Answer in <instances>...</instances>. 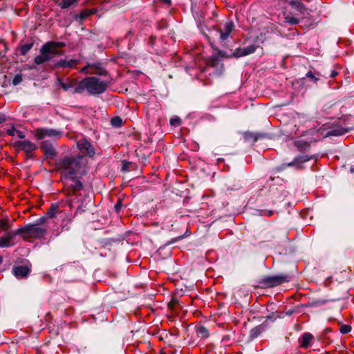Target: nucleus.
<instances>
[{
  "label": "nucleus",
  "mask_w": 354,
  "mask_h": 354,
  "mask_svg": "<svg viewBox=\"0 0 354 354\" xmlns=\"http://www.w3.org/2000/svg\"><path fill=\"white\" fill-rule=\"evenodd\" d=\"M295 146L297 148L298 151L302 154L297 156L292 161L288 163H283L277 167L275 170L277 172L282 171L288 167H293L296 169H304V164L310 160H317V156L304 154L305 152H308L310 150V143L302 140H297L295 142Z\"/></svg>",
  "instance_id": "f257e3e1"
},
{
  "label": "nucleus",
  "mask_w": 354,
  "mask_h": 354,
  "mask_svg": "<svg viewBox=\"0 0 354 354\" xmlns=\"http://www.w3.org/2000/svg\"><path fill=\"white\" fill-rule=\"evenodd\" d=\"M84 156L77 155L74 156H65L63 158L57 160L55 167L57 169H64L66 172L62 176L66 177H73L76 176L80 169L84 167Z\"/></svg>",
  "instance_id": "f03ea898"
},
{
  "label": "nucleus",
  "mask_w": 354,
  "mask_h": 354,
  "mask_svg": "<svg viewBox=\"0 0 354 354\" xmlns=\"http://www.w3.org/2000/svg\"><path fill=\"white\" fill-rule=\"evenodd\" d=\"M86 89L90 95H99L107 89V83L100 81L97 77H88L81 80L75 88L73 93H80Z\"/></svg>",
  "instance_id": "7ed1b4c3"
},
{
  "label": "nucleus",
  "mask_w": 354,
  "mask_h": 354,
  "mask_svg": "<svg viewBox=\"0 0 354 354\" xmlns=\"http://www.w3.org/2000/svg\"><path fill=\"white\" fill-rule=\"evenodd\" d=\"M23 231V238L26 236L30 238L41 239L43 238L47 232L46 227H39L33 223H28L24 226L21 227Z\"/></svg>",
  "instance_id": "20e7f679"
},
{
  "label": "nucleus",
  "mask_w": 354,
  "mask_h": 354,
  "mask_svg": "<svg viewBox=\"0 0 354 354\" xmlns=\"http://www.w3.org/2000/svg\"><path fill=\"white\" fill-rule=\"evenodd\" d=\"M289 278L288 274H279L277 275L264 277L261 279L259 283L263 287L272 288L289 281Z\"/></svg>",
  "instance_id": "39448f33"
},
{
  "label": "nucleus",
  "mask_w": 354,
  "mask_h": 354,
  "mask_svg": "<svg viewBox=\"0 0 354 354\" xmlns=\"http://www.w3.org/2000/svg\"><path fill=\"white\" fill-rule=\"evenodd\" d=\"M56 145L55 140H46L41 142L40 149L44 153L45 159H54L57 156Z\"/></svg>",
  "instance_id": "423d86ee"
},
{
  "label": "nucleus",
  "mask_w": 354,
  "mask_h": 354,
  "mask_svg": "<svg viewBox=\"0 0 354 354\" xmlns=\"http://www.w3.org/2000/svg\"><path fill=\"white\" fill-rule=\"evenodd\" d=\"M35 137L37 140H43L46 137L56 139L59 138L62 136V131L51 128H37L34 131Z\"/></svg>",
  "instance_id": "0eeeda50"
},
{
  "label": "nucleus",
  "mask_w": 354,
  "mask_h": 354,
  "mask_svg": "<svg viewBox=\"0 0 354 354\" xmlns=\"http://www.w3.org/2000/svg\"><path fill=\"white\" fill-rule=\"evenodd\" d=\"M39 51L40 55L36 56L34 59L35 64L40 65L53 59V55H50V48L49 47V44L45 43L41 46Z\"/></svg>",
  "instance_id": "6e6552de"
},
{
  "label": "nucleus",
  "mask_w": 354,
  "mask_h": 354,
  "mask_svg": "<svg viewBox=\"0 0 354 354\" xmlns=\"http://www.w3.org/2000/svg\"><path fill=\"white\" fill-rule=\"evenodd\" d=\"M268 193V206L274 205L278 201H281L282 200L283 194L281 187L279 188L275 185L270 186Z\"/></svg>",
  "instance_id": "1a4fd4ad"
},
{
  "label": "nucleus",
  "mask_w": 354,
  "mask_h": 354,
  "mask_svg": "<svg viewBox=\"0 0 354 354\" xmlns=\"http://www.w3.org/2000/svg\"><path fill=\"white\" fill-rule=\"evenodd\" d=\"M77 148L82 153H85L89 157H93L95 154V149L86 139L80 140L77 143Z\"/></svg>",
  "instance_id": "9d476101"
},
{
  "label": "nucleus",
  "mask_w": 354,
  "mask_h": 354,
  "mask_svg": "<svg viewBox=\"0 0 354 354\" xmlns=\"http://www.w3.org/2000/svg\"><path fill=\"white\" fill-rule=\"evenodd\" d=\"M257 46L254 44H252L244 48L238 47L232 53V57L239 58L243 56L248 55L250 54L254 53L255 50H257Z\"/></svg>",
  "instance_id": "9b49d317"
},
{
  "label": "nucleus",
  "mask_w": 354,
  "mask_h": 354,
  "mask_svg": "<svg viewBox=\"0 0 354 354\" xmlns=\"http://www.w3.org/2000/svg\"><path fill=\"white\" fill-rule=\"evenodd\" d=\"M269 136L266 133H253L250 131H246L243 133V138L245 142H252V144H254L257 140L261 139H267L269 138Z\"/></svg>",
  "instance_id": "f8f14e48"
},
{
  "label": "nucleus",
  "mask_w": 354,
  "mask_h": 354,
  "mask_svg": "<svg viewBox=\"0 0 354 354\" xmlns=\"http://www.w3.org/2000/svg\"><path fill=\"white\" fill-rule=\"evenodd\" d=\"M15 147H18L20 149L25 151V153L32 152L33 151L37 149V147L35 144L32 143L29 140H19L15 142Z\"/></svg>",
  "instance_id": "ddd939ff"
},
{
  "label": "nucleus",
  "mask_w": 354,
  "mask_h": 354,
  "mask_svg": "<svg viewBox=\"0 0 354 354\" xmlns=\"http://www.w3.org/2000/svg\"><path fill=\"white\" fill-rule=\"evenodd\" d=\"M87 67H91L93 71H91V74H95L100 76L108 75L106 69L103 66L102 63L96 62L93 63H87Z\"/></svg>",
  "instance_id": "4468645a"
},
{
  "label": "nucleus",
  "mask_w": 354,
  "mask_h": 354,
  "mask_svg": "<svg viewBox=\"0 0 354 354\" xmlns=\"http://www.w3.org/2000/svg\"><path fill=\"white\" fill-rule=\"evenodd\" d=\"M28 266H18L12 268V273L17 278H26L30 272Z\"/></svg>",
  "instance_id": "2eb2a0df"
},
{
  "label": "nucleus",
  "mask_w": 354,
  "mask_h": 354,
  "mask_svg": "<svg viewBox=\"0 0 354 354\" xmlns=\"http://www.w3.org/2000/svg\"><path fill=\"white\" fill-rule=\"evenodd\" d=\"M234 28V24L232 21H229L224 25V30H218L219 37L221 41H225L227 39L230 34L232 32Z\"/></svg>",
  "instance_id": "dca6fc26"
},
{
  "label": "nucleus",
  "mask_w": 354,
  "mask_h": 354,
  "mask_svg": "<svg viewBox=\"0 0 354 354\" xmlns=\"http://www.w3.org/2000/svg\"><path fill=\"white\" fill-rule=\"evenodd\" d=\"M207 64L219 71V73L223 72L224 64L221 62L220 58L216 55H212L207 60Z\"/></svg>",
  "instance_id": "f3484780"
},
{
  "label": "nucleus",
  "mask_w": 354,
  "mask_h": 354,
  "mask_svg": "<svg viewBox=\"0 0 354 354\" xmlns=\"http://www.w3.org/2000/svg\"><path fill=\"white\" fill-rule=\"evenodd\" d=\"M266 328L267 321H264L261 324L252 328L250 331L249 339L253 340L257 338Z\"/></svg>",
  "instance_id": "a211bd4d"
},
{
  "label": "nucleus",
  "mask_w": 354,
  "mask_h": 354,
  "mask_svg": "<svg viewBox=\"0 0 354 354\" xmlns=\"http://www.w3.org/2000/svg\"><path fill=\"white\" fill-rule=\"evenodd\" d=\"M77 61L76 59H71L69 61H67L66 59H60L59 61L56 62L54 65L53 68H72L75 63H77Z\"/></svg>",
  "instance_id": "6ab92c4d"
},
{
  "label": "nucleus",
  "mask_w": 354,
  "mask_h": 354,
  "mask_svg": "<svg viewBox=\"0 0 354 354\" xmlns=\"http://www.w3.org/2000/svg\"><path fill=\"white\" fill-rule=\"evenodd\" d=\"M96 10L95 9L92 10H83L80 14H75L74 15V19L77 21L82 22L84 19H86L88 17L95 14Z\"/></svg>",
  "instance_id": "aec40b11"
},
{
  "label": "nucleus",
  "mask_w": 354,
  "mask_h": 354,
  "mask_svg": "<svg viewBox=\"0 0 354 354\" xmlns=\"http://www.w3.org/2000/svg\"><path fill=\"white\" fill-rule=\"evenodd\" d=\"M313 339V335L312 334L310 333H304L299 340L300 346L304 348H308Z\"/></svg>",
  "instance_id": "412c9836"
},
{
  "label": "nucleus",
  "mask_w": 354,
  "mask_h": 354,
  "mask_svg": "<svg viewBox=\"0 0 354 354\" xmlns=\"http://www.w3.org/2000/svg\"><path fill=\"white\" fill-rule=\"evenodd\" d=\"M65 178L71 179L74 183L71 185V188L73 193L80 191L84 188L82 183L77 178L76 176H73V177H66Z\"/></svg>",
  "instance_id": "4be33fe9"
},
{
  "label": "nucleus",
  "mask_w": 354,
  "mask_h": 354,
  "mask_svg": "<svg viewBox=\"0 0 354 354\" xmlns=\"http://www.w3.org/2000/svg\"><path fill=\"white\" fill-rule=\"evenodd\" d=\"M327 303L325 299H313L308 301L306 304H301V306L304 308H317L323 306Z\"/></svg>",
  "instance_id": "5701e85b"
},
{
  "label": "nucleus",
  "mask_w": 354,
  "mask_h": 354,
  "mask_svg": "<svg viewBox=\"0 0 354 354\" xmlns=\"http://www.w3.org/2000/svg\"><path fill=\"white\" fill-rule=\"evenodd\" d=\"M289 4L301 14H304V11L306 10L305 5L298 0H290Z\"/></svg>",
  "instance_id": "b1692460"
},
{
  "label": "nucleus",
  "mask_w": 354,
  "mask_h": 354,
  "mask_svg": "<svg viewBox=\"0 0 354 354\" xmlns=\"http://www.w3.org/2000/svg\"><path fill=\"white\" fill-rule=\"evenodd\" d=\"M196 331L197 335L203 339H206L209 335L208 329L205 326L203 325L196 326Z\"/></svg>",
  "instance_id": "393cba45"
},
{
  "label": "nucleus",
  "mask_w": 354,
  "mask_h": 354,
  "mask_svg": "<svg viewBox=\"0 0 354 354\" xmlns=\"http://www.w3.org/2000/svg\"><path fill=\"white\" fill-rule=\"evenodd\" d=\"M351 128H337L330 130L327 134L330 136H339L348 132Z\"/></svg>",
  "instance_id": "a878e982"
},
{
  "label": "nucleus",
  "mask_w": 354,
  "mask_h": 354,
  "mask_svg": "<svg viewBox=\"0 0 354 354\" xmlns=\"http://www.w3.org/2000/svg\"><path fill=\"white\" fill-rule=\"evenodd\" d=\"M59 205L57 203H52L50 207L48 209L46 216L49 218H55L58 212Z\"/></svg>",
  "instance_id": "bb28decb"
},
{
  "label": "nucleus",
  "mask_w": 354,
  "mask_h": 354,
  "mask_svg": "<svg viewBox=\"0 0 354 354\" xmlns=\"http://www.w3.org/2000/svg\"><path fill=\"white\" fill-rule=\"evenodd\" d=\"M5 232H6L5 237H7V239L9 241L12 240L14 239V237L17 235H20L23 237V231L21 230V227H19V229H17L15 231L7 230Z\"/></svg>",
  "instance_id": "cd10ccee"
},
{
  "label": "nucleus",
  "mask_w": 354,
  "mask_h": 354,
  "mask_svg": "<svg viewBox=\"0 0 354 354\" xmlns=\"http://www.w3.org/2000/svg\"><path fill=\"white\" fill-rule=\"evenodd\" d=\"M12 223L10 221L8 218H5L0 220V229L3 231L8 230L11 226Z\"/></svg>",
  "instance_id": "c85d7f7f"
},
{
  "label": "nucleus",
  "mask_w": 354,
  "mask_h": 354,
  "mask_svg": "<svg viewBox=\"0 0 354 354\" xmlns=\"http://www.w3.org/2000/svg\"><path fill=\"white\" fill-rule=\"evenodd\" d=\"M33 46V43H29V44H23V45H20L19 47H18V49L20 51V54L21 55H26L28 52L32 48Z\"/></svg>",
  "instance_id": "c756f323"
},
{
  "label": "nucleus",
  "mask_w": 354,
  "mask_h": 354,
  "mask_svg": "<svg viewBox=\"0 0 354 354\" xmlns=\"http://www.w3.org/2000/svg\"><path fill=\"white\" fill-rule=\"evenodd\" d=\"M185 234H183V235H180L177 237H175V238H173L171 239L169 241L165 243L164 245H162V246H160L158 249V250H164L166 247L173 244V243H175L176 242H177L179 240H182L185 238Z\"/></svg>",
  "instance_id": "7c9ffc66"
},
{
  "label": "nucleus",
  "mask_w": 354,
  "mask_h": 354,
  "mask_svg": "<svg viewBox=\"0 0 354 354\" xmlns=\"http://www.w3.org/2000/svg\"><path fill=\"white\" fill-rule=\"evenodd\" d=\"M257 211L259 212L261 216H270L273 214L274 211L272 209H267L264 205H260L259 206V208L257 209Z\"/></svg>",
  "instance_id": "2f4dec72"
},
{
  "label": "nucleus",
  "mask_w": 354,
  "mask_h": 354,
  "mask_svg": "<svg viewBox=\"0 0 354 354\" xmlns=\"http://www.w3.org/2000/svg\"><path fill=\"white\" fill-rule=\"evenodd\" d=\"M284 316L282 315V313H277L274 312H272L268 315L266 317V319L265 321H272V322H275L277 319H281L283 318Z\"/></svg>",
  "instance_id": "473e14b6"
},
{
  "label": "nucleus",
  "mask_w": 354,
  "mask_h": 354,
  "mask_svg": "<svg viewBox=\"0 0 354 354\" xmlns=\"http://www.w3.org/2000/svg\"><path fill=\"white\" fill-rule=\"evenodd\" d=\"M79 0H62V1L58 4V6L62 9H66L78 2Z\"/></svg>",
  "instance_id": "72a5a7b5"
},
{
  "label": "nucleus",
  "mask_w": 354,
  "mask_h": 354,
  "mask_svg": "<svg viewBox=\"0 0 354 354\" xmlns=\"http://www.w3.org/2000/svg\"><path fill=\"white\" fill-rule=\"evenodd\" d=\"M59 82V86L64 90L68 91L70 88H72L74 86L73 83L68 81L67 82H64L60 78L57 79Z\"/></svg>",
  "instance_id": "f704fd0d"
},
{
  "label": "nucleus",
  "mask_w": 354,
  "mask_h": 354,
  "mask_svg": "<svg viewBox=\"0 0 354 354\" xmlns=\"http://www.w3.org/2000/svg\"><path fill=\"white\" fill-rule=\"evenodd\" d=\"M211 46L214 50L217 51L216 55H218L219 58L220 57H223V58H232V54L228 55L226 52L220 50L218 48L214 46L212 44H211Z\"/></svg>",
  "instance_id": "c9c22d12"
},
{
  "label": "nucleus",
  "mask_w": 354,
  "mask_h": 354,
  "mask_svg": "<svg viewBox=\"0 0 354 354\" xmlns=\"http://www.w3.org/2000/svg\"><path fill=\"white\" fill-rule=\"evenodd\" d=\"M286 21L290 25H297L299 23V20L295 17L291 13L288 14L285 17Z\"/></svg>",
  "instance_id": "e433bc0d"
},
{
  "label": "nucleus",
  "mask_w": 354,
  "mask_h": 354,
  "mask_svg": "<svg viewBox=\"0 0 354 354\" xmlns=\"http://www.w3.org/2000/svg\"><path fill=\"white\" fill-rule=\"evenodd\" d=\"M122 123V119L120 116H115L111 120V124L116 128L120 127Z\"/></svg>",
  "instance_id": "4c0bfd02"
},
{
  "label": "nucleus",
  "mask_w": 354,
  "mask_h": 354,
  "mask_svg": "<svg viewBox=\"0 0 354 354\" xmlns=\"http://www.w3.org/2000/svg\"><path fill=\"white\" fill-rule=\"evenodd\" d=\"M339 331L342 334H347L351 331L352 327L348 324H343L339 323Z\"/></svg>",
  "instance_id": "58836bf2"
},
{
  "label": "nucleus",
  "mask_w": 354,
  "mask_h": 354,
  "mask_svg": "<svg viewBox=\"0 0 354 354\" xmlns=\"http://www.w3.org/2000/svg\"><path fill=\"white\" fill-rule=\"evenodd\" d=\"M47 44H49V47L51 48L52 46H55L57 48H64L66 46V43L64 41H50L46 42Z\"/></svg>",
  "instance_id": "ea45409f"
},
{
  "label": "nucleus",
  "mask_w": 354,
  "mask_h": 354,
  "mask_svg": "<svg viewBox=\"0 0 354 354\" xmlns=\"http://www.w3.org/2000/svg\"><path fill=\"white\" fill-rule=\"evenodd\" d=\"M23 81V76L21 73L16 74L12 79V84L13 86H17Z\"/></svg>",
  "instance_id": "a19ab883"
},
{
  "label": "nucleus",
  "mask_w": 354,
  "mask_h": 354,
  "mask_svg": "<svg viewBox=\"0 0 354 354\" xmlns=\"http://www.w3.org/2000/svg\"><path fill=\"white\" fill-rule=\"evenodd\" d=\"M178 305L179 300L176 297H172L168 304L169 307L172 310H175Z\"/></svg>",
  "instance_id": "79ce46f5"
},
{
  "label": "nucleus",
  "mask_w": 354,
  "mask_h": 354,
  "mask_svg": "<svg viewBox=\"0 0 354 354\" xmlns=\"http://www.w3.org/2000/svg\"><path fill=\"white\" fill-rule=\"evenodd\" d=\"M64 53V50H59L55 46H52L50 48V55H53V58L57 55H62Z\"/></svg>",
  "instance_id": "37998d69"
},
{
  "label": "nucleus",
  "mask_w": 354,
  "mask_h": 354,
  "mask_svg": "<svg viewBox=\"0 0 354 354\" xmlns=\"http://www.w3.org/2000/svg\"><path fill=\"white\" fill-rule=\"evenodd\" d=\"M181 119L178 116L171 118L169 121L170 124L174 127L180 126L181 124Z\"/></svg>",
  "instance_id": "c03bdc74"
},
{
  "label": "nucleus",
  "mask_w": 354,
  "mask_h": 354,
  "mask_svg": "<svg viewBox=\"0 0 354 354\" xmlns=\"http://www.w3.org/2000/svg\"><path fill=\"white\" fill-rule=\"evenodd\" d=\"M131 165H132V162H131L124 160L122 162V171H123V172L129 171L131 170L130 167H131Z\"/></svg>",
  "instance_id": "a18cd8bd"
},
{
  "label": "nucleus",
  "mask_w": 354,
  "mask_h": 354,
  "mask_svg": "<svg viewBox=\"0 0 354 354\" xmlns=\"http://www.w3.org/2000/svg\"><path fill=\"white\" fill-rule=\"evenodd\" d=\"M122 207V199L118 198L117 203L114 205V210L116 213H120Z\"/></svg>",
  "instance_id": "49530a36"
},
{
  "label": "nucleus",
  "mask_w": 354,
  "mask_h": 354,
  "mask_svg": "<svg viewBox=\"0 0 354 354\" xmlns=\"http://www.w3.org/2000/svg\"><path fill=\"white\" fill-rule=\"evenodd\" d=\"M9 241L5 236L0 238V248H8L10 246Z\"/></svg>",
  "instance_id": "de8ad7c7"
},
{
  "label": "nucleus",
  "mask_w": 354,
  "mask_h": 354,
  "mask_svg": "<svg viewBox=\"0 0 354 354\" xmlns=\"http://www.w3.org/2000/svg\"><path fill=\"white\" fill-rule=\"evenodd\" d=\"M47 218L48 217L46 216H41V217L36 219L33 224L36 225L37 226L41 225L44 224L46 222Z\"/></svg>",
  "instance_id": "09e8293b"
},
{
  "label": "nucleus",
  "mask_w": 354,
  "mask_h": 354,
  "mask_svg": "<svg viewBox=\"0 0 354 354\" xmlns=\"http://www.w3.org/2000/svg\"><path fill=\"white\" fill-rule=\"evenodd\" d=\"M306 76L308 78H310L312 81H313L315 83H317V82L319 80L318 77H315L314 73L311 71H308Z\"/></svg>",
  "instance_id": "8fccbe9b"
},
{
  "label": "nucleus",
  "mask_w": 354,
  "mask_h": 354,
  "mask_svg": "<svg viewBox=\"0 0 354 354\" xmlns=\"http://www.w3.org/2000/svg\"><path fill=\"white\" fill-rule=\"evenodd\" d=\"M114 239H104L102 241V243L104 244V245H111L113 242H114Z\"/></svg>",
  "instance_id": "3c124183"
},
{
  "label": "nucleus",
  "mask_w": 354,
  "mask_h": 354,
  "mask_svg": "<svg viewBox=\"0 0 354 354\" xmlns=\"http://www.w3.org/2000/svg\"><path fill=\"white\" fill-rule=\"evenodd\" d=\"M16 129L14 126L11 129L6 131V133L10 136H14L15 134Z\"/></svg>",
  "instance_id": "603ef678"
},
{
  "label": "nucleus",
  "mask_w": 354,
  "mask_h": 354,
  "mask_svg": "<svg viewBox=\"0 0 354 354\" xmlns=\"http://www.w3.org/2000/svg\"><path fill=\"white\" fill-rule=\"evenodd\" d=\"M337 75H338V72L337 71H336L335 70H330L329 71V73H328L329 78H334Z\"/></svg>",
  "instance_id": "864d4df0"
},
{
  "label": "nucleus",
  "mask_w": 354,
  "mask_h": 354,
  "mask_svg": "<svg viewBox=\"0 0 354 354\" xmlns=\"http://www.w3.org/2000/svg\"><path fill=\"white\" fill-rule=\"evenodd\" d=\"M297 307H295V308H291V309H290V310H287V311L286 312V315H287V316H290V315H292L293 313H295L296 312V309H297Z\"/></svg>",
  "instance_id": "5fc2aeb1"
},
{
  "label": "nucleus",
  "mask_w": 354,
  "mask_h": 354,
  "mask_svg": "<svg viewBox=\"0 0 354 354\" xmlns=\"http://www.w3.org/2000/svg\"><path fill=\"white\" fill-rule=\"evenodd\" d=\"M15 133H17L19 138L24 139L25 138V134L24 132L16 129Z\"/></svg>",
  "instance_id": "6e6d98bb"
},
{
  "label": "nucleus",
  "mask_w": 354,
  "mask_h": 354,
  "mask_svg": "<svg viewBox=\"0 0 354 354\" xmlns=\"http://www.w3.org/2000/svg\"><path fill=\"white\" fill-rule=\"evenodd\" d=\"M6 120V115L4 113L0 112V124L3 123Z\"/></svg>",
  "instance_id": "4d7b16f0"
},
{
  "label": "nucleus",
  "mask_w": 354,
  "mask_h": 354,
  "mask_svg": "<svg viewBox=\"0 0 354 354\" xmlns=\"http://www.w3.org/2000/svg\"><path fill=\"white\" fill-rule=\"evenodd\" d=\"M85 211H86V209L84 208L83 205H81L78 206V207L76 210L75 214H77L78 212H84Z\"/></svg>",
  "instance_id": "13d9d810"
},
{
  "label": "nucleus",
  "mask_w": 354,
  "mask_h": 354,
  "mask_svg": "<svg viewBox=\"0 0 354 354\" xmlns=\"http://www.w3.org/2000/svg\"><path fill=\"white\" fill-rule=\"evenodd\" d=\"M159 1L166 4L168 6L171 5V0H159Z\"/></svg>",
  "instance_id": "bf43d9fd"
},
{
  "label": "nucleus",
  "mask_w": 354,
  "mask_h": 354,
  "mask_svg": "<svg viewBox=\"0 0 354 354\" xmlns=\"http://www.w3.org/2000/svg\"><path fill=\"white\" fill-rule=\"evenodd\" d=\"M331 331H332V329L330 328H326L323 331V334H324V335H326L328 333H330Z\"/></svg>",
  "instance_id": "052dcab7"
},
{
  "label": "nucleus",
  "mask_w": 354,
  "mask_h": 354,
  "mask_svg": "<svg viewBox=\"0 0 354 354\" xmlns=\"http://www.w3.org/2000/svg\"><path fill=\"white\" fill-rule=\"evenodd\" d=\"M32 158H33V155L32 154V152H30V153H26V160L31 159Z\"/></svg>",
  "instance_id": "680f3d73"
},
{
  "label": "nucleus",
  "mask_w": 354,
  "mask_h": 354,
  "mask_svg": "<svg viewBox=\"0 0 354 354\" xmlns=\"http://www.w3.org/2000/svg\"><path fill=\"white\" fill-rule=\"evenodd\" d=\"M328 73H329V71H326V70H325V71H324L323 76H324L326 79L329 78Z\"/></svg>",
  "instance_id": "e2e57ef3"
},
{
  "label": "nucleus",
  "mask_w": 354,
  "mask_h": 354,
  "mask_svg": "<svg viewBox=\"0 0 354 354\" xmlns=\"http://www.w3.org/2000/svg\"><path fill=\"white\" fill-rule=\"evenodd\" d=\"M90 67H87V64L82 69V71L86 73H90L91 72H88L87 70Z\"/></svg>",
  "instance_id": "0e129e2a"
},
{
  "label": "nucleus",
  "mask_w": 354,
  "mask_h": 354,
  "mask_svg": "<svg viewBox=\"0 0 354 354\" xmlns=\"http://www.w3.org/2000/svg\"><path fill=\"white\" fill-rule=\"evenodd\" d=\"M263 201V197L261 196L257 198V203H261Z\"/></svg>",
  "instance_id": "69168bd1"
},
{
  "label": "nucleus",
  "mask_w": 354,
  "mask_h": 354,
  "mask_svg": "<svg viewBox=\"0 0 354 354\" xmlns=\"http://www.w3.org/2000/svg\"><path fill=\"white\" fill-rule=\"evenodd\" d=\"M5 57V54L0 53V59Z\"/></svg>",
  "instance_id": "338daca9"
},
{
  "label": "nucleus",
  "mask_w": 354,
  "mask_h": 354,
  "mask_svg": "<svg viewBox=\"0 0 354 354\" xmlns=\"http://www.w3.org/2000/svg\"><path fill=\"white\" fill-rule=\"evenodd\" d=\"M3 82H6V80L7 79V76H6V75H4V76L3 77Z\"/></svg>",
  "instance_id": "774afa93"
}]
</instances>
